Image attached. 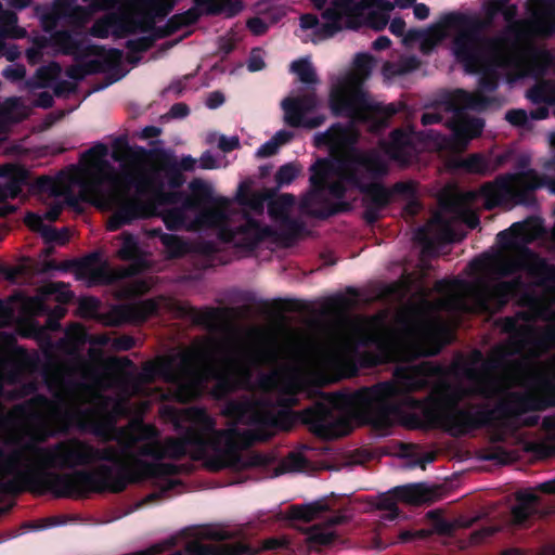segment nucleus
Returning <instances> with one entry per match:
<instances>
[{
	"mask_svg": "<svg viewBox=\"0 0 555 555\" xmlns=\"http://www.w3.org/2000/svg\"><path fill=\"white\" fill-rule=\"evenodd\" d=\"M436 372L437 369L429 363L398 366L393 372L395 380L379 382L353 392H337L327 397L326 402L313 403L309 408L323 404L332 421L333 435L320 438L338 437L339 422L335 409L359 415L376 430H388L402 414L401 405L393 402L400 397L406 408L421 413L410 414L413 428H441L452 437H461L493 423V409L478 405L473 411L460 406L468 396L463 386L440 380L431 387L430 377Z\"/></svg>",
	"mask_w": 555,
	"mask_h": 555,
	"instance_id": "1",
	"label": "nucleus"
},
{
	"mask_svg": "<svg viewBox=\"0 0 555 555\" xmlns=\"http://www.w3.org/2000/svg\"><path fill=\"white\" fill-rule=\"evenodd\" d=\"M281 408L274 411L266 399L243 396L229 399L221 409V414L233 423L225 429H217L216 420L203 408L192 406L183 411V420L189 426L176 424L181 431L178 438L169 437L160 443L163 459L181 460L192 448L196 457H204L212 452L208 466L212 470L240 468L244 465L242 451L256 442L271 440L276 431H288L296 423H301L317 437L333 435L331 416L323 404L306 408L295 412L291 408L297 404L294 393L281 396L276 400Z\"/></svg>",
	"mask_w": 555,
	"mask_h": 555,
	"instance_id": "2",
	"label": "nucleus"
},
{
	"mask_svg": "<svg viewBox=\"0 0 555 555\" xmlns=\"http://www.w3.org/2000/svg\"><path fill=\"white\" fill-rule=\"evenodd\" d=\"M100 464L95 469H80L68 473L46 470L48 490L55 498L85 499L91 493H121L131 483L145 479L163 481L160 492L147 495L155 501L163 493L173 490L178 480L168 477L182 473V465L172 463H150L129 453L128 447L106 446L98 448L90 443V465Z\"/></svg>",
	"mask_w": 555,
	"mask_h": 555,
	"instance_id": "3",
	"label": "nucleus"
},
{
	"mask_svg": "<svg viewBox=\"0 0 555 555\" xmlns=\"http://www.w3.org/2000/svg\"><path fill=\"white\" fill-rule=\"evenodd\" d=\"M310 189L300 201L301 209L314 218L325 220L348 212L352 206L344 201L349 181L340 158L337 164L330 158H318L310 166Z\"/></svg>",
	"mask_w": 555,
	"mask_h": 555,
	"instance_id": "4",
	"label": "nucleus"
},
{
	"mask_svg": "<svg viewBox=\"0 0 555 555\" xmlns=\"http://www.w3.org/2000/svg\"><path fill=\"white\" fill-rule=\"evenodd\" d=\"M270 217L280 222V229L261 224L248 212L244 214V222L235 228L223 227L219 238L234 246L251 251L264 241H271L283 247H289L304 231V223L289 216L288 211H276L274 206H268Z\"/></svg>",
	"mask_w": 555,
	"mask_h": 555,
	"instance_id": "5",
	"label": "nucleus"
},
{
	"mask_svg": "<svg viewBox=\"0 0 555 555\" xmlns=\"http://www.w3.org/2000/svg\"><path fill=\"white\" fill-rule=\"evenodd\" d=\"M108 149L104 143H96L85 151L80 156V163L88 167V180L78 181L77 169L75 166L63 169L55 177L40 176L30 185L33 191L47 193L50 196L59 197L66 189L75 184H80L82 192L96 193L105 181H116V175L113 166L105 159Z\"/></svg>",
	"mask_w": 555,
	"mask_h": 555,
	"instance_id": "6",
	"label": "nucleus"
},
{
	"mask_svg": "<svg viewBox=\"0 0 555 555\" xmlns=\"http://www.w3.org/2000/svg\"><path fill=\"white\" fill-rule=\"evenodd\" d=\"M529 166L527 157H520L516 164V172L499 175L493 181L486 182L480 188L485 207L489 210L495 207H514L518 205L533 206L534 192L545 184V178Z\"/></svg>",
	"mask_w": 555,
	"mask_h": 555,
	"instance_id": "7",
	"label": "nucleus"
},
{
	"mask_svg": "<svg viewBox=\"0 0 555 555\" xmlns=\"http://www.w3.org/2000/svg\"><path fill=\"white\" fill-rule=\"evenodd\" d=\"M441 105L446 113L452 114L444 126L451 130L453 143L459 147H466L473 139L481 135L485 120L479 117H469L465 109L483 112L490 107L499 108L502 106V100L499 96L456 89L441 101Z\"/></svg>",
	"mask_w": 555,
	"mask_h": 555,
	"instance_id": "8",
	"label": "nucleus"
},
{
	"mask_svg": "<svg viewBox=\"0 0 555 555\" xmlns=\"http://www.w3.org/2000/svg\"><path fill=\"white\" fill-rule=\"evenodd\" d=\"M441 26L456 30L452 39V53L467 73L476 74L481 68L487 49L480 20L460 12H450L440 20Z\"/></svg>",
	"mask_w": 555,
	"mask_h": 555,
	"instance_id": "9",
	"label": "nucleus"
},
{
	"mask_svg": "<svg viewBox=\"0 0 555 555\" xmlns=\"http://www.w3.org/2000/svg\"><path fill=\"white\" fill-rule=\"evenodd\" d=\"M142 376L150 383L156 377H162L165 382L176 385L179 399L184 401L198 398L205 382L203 372L194 369V357L191 353L147 361L142 366Z\"/></svg>",
	"mask_w": 555,
	"mask_h": 555,
	"instance_id": "10",
	"label": "nucleus"
},
{
	"mask_svg": "<svg viewBox=\"0 0 555 555\" xmlns=\"http://www.w3.org/2000/svg\"><path fill=\"white\" fill-rule=\"evenodd\" d=\"M113 147L112 156L114 160L135 168L141 175H145L141 168V163L146 158L154 160L155 167L151 171H156L159 177L163 173L168 186L172 190L180 189L185 182L178 158L170 151L164 149L147 150L143 146L131 147L126 137L117 138Z\"/></svg>",
	"mask_w": 555,
	"mask_h": 555,
	"instance_id": "11",
	"label": "nucleus"
},
{
	"mask_svg": "<svg viewBox=\"0 0 555 555\" xmlns=\"http://www.w3.org/2000/svg\"><path fill=\"white\" fill-rule=\"evenodd\" d=\"M25 450L40 459L42 467L28 466L34 469H72L90 466V442L70 437L55 442L50 447H38L34 443L25 446Z\"/></svg>",
	"mask_w": 555,
	"mask_h": 555,
	"instance_id": "12",
	"label": "nucleus"
},
{
	"mask_svg": "<svg viewBox=\"0 0 555 555\" xmlns=\"http://www.w3.org/2000/svg\"><path fill=\"white\" fill-rule=\"evenodd\" d=\"M364 344L375 346L374 352H366L362 358L363 364L371 367L409 362L424 354L414 341L384 333L366 334Z\"/></svg>",
	"mask_w": 555,
	"mask_h": 555,
	"instance_id": "13",
	"label": "nucleus"
},
{
	"mask_svg": "<svg viewBox=\"0 0 555 555\" xmlns=\"http://www.w3.org/2000/svg\"><path fill=\"white\" fill-rule=\"evenodd\" d=\"M555 408V377H539L534 388L526 392H512L494 411L505 416L517 417L528 412Z\"/></svg>",
	"mask_w": 555,
	"mask_h": 555,
	"instance_id": "14",
	"label": "nucleus"
},
{
	"mask_svg": "<svg viewBox=\"0 0 555 555\" xmlns=\"http://www.w3.org/2000/svg\"><path fill=\"white\" fill-rule=\"evenodd\" d=\"M525 271L535 280L538 286L555 284V264L548 263L528 247H524L517 258L502 259L498 262L495 273L502 278Z\"/></svg>",
	"mask_w": 555,
	"mask_h": 555,
	"instance_id": "15",
	"label": "nucleus"
},
{
	"mask_svg": "<svg viewBox=\"0 0 555 555\" xmlns=\"http://www.w3.org/2000/svg\"><path fill=\"white\" fill-rule=\"evenodd\" d=\"M340 160L346 167L345 179L352 188V177L361 185L382 182L389 172L387 160L376 150L353 151L347 158H340Z\"/></svg>",
	"mask_w": 555,
	"mask_h": 555,
	"instance_id": "16",
	"label": "nucleus"
},
{
	"mask_svg": "<svg viewBox=\"0 0 555 555\" xmlns=\"http://www.w3.org/2000/svg\"><path fill=\"white\" fill-rule=\"evenodd\" d=\"M118 180L128 188L135 186L138 190H151L152 199L149 201V203L155 204V216H157L158 206L178 204L184 196L182 192L177 190L166 191L165 181L156 171H150L149 175H141L135 168L127 164H121V172Z\"/></svg>",
	"mask_w": 555,
	"mask_h": 555,
	"instance_id": "17",
	"label": "nucleus"
},
{
	"mask_svg": "<svg viewBox=\"0 0 555 555\" xmlns=\"http://www.w3.org/2000/svg\"><path fill=\"white\" fill-rule=\"evenodd\" d=\"M328 106L334 116H352L358 108H367L365 93L352 77H345L332 86Z\"/></svg>",
	"mask_w": 555,
	"mask_h": 555,
	"instance_id": "18",
	"label": "nucleus"
},
{
	"mask_svg": "<svg viewBox=\"0 0 555 555\" xmlns=\"http://www.w3.org/2000/svg\"><path fill=\"white\" fill-rule=\"evenodd\" d=\"M524 287L520 276L509 281H501L493 285H482L475 295L476 304L483 313L495 314L501 312L517 296Z\"/></svg>",
	"mask_w": 555,
	"mask_h": 555,
	"instance_id": "19",
	"label": "nucleus"
},
{
	"mask_svg": "<svg viewBox=\"0 0 555 555\" xmlns=\"http://www.w3.org/2000/svg\"><path fill=\"white\" fill-rule=\"evenodd\" d=\"M46 270L67 269L73 267L78 279L88 280L90 284H106L112 281L111 272L106 262L102 261L99 251H93L87 256L65 262L59 266L56 261L50 260L44 263Z\"/></svg>",
	"mask_w": 555,
	"mask_h": 555,
	"instance_id": "20",
	"label": "nucleus"
},
{
	"mask_svg": "<svg viewBox=\"0 0 555 555\" xmlns=\"http://www.w3.org/2000/svg\"><path fill=\"white\" fill-rule=\"evenodd\" d=\"M358 141V134L351 125L341 122L333 124L326 131L314 135V145L319 149L327 147L332 160L346 158L345 153L353 150Z\"/></svg>",
	"mask_w": 555,
	"mask_h": 555,
	"instance_id": "21",
	"label": "nucleus"
},
{
	"mask_svg": "<svg viewBox=\"0 0 555 555\" xmlns=\"http://www.w3.org/2000/svg\"><path fill=\"white\" fill-rule=\"evenodd\" d=\"M351 180H353V189L362 194L363 219L367 224H375L380 219L382 211L392 202L388 188L382 182L360 185L353 177Z\"/></svg>",
	"mask_w": 555,
	"mask_h": 555,
	"instance_id": "22",
	"label": "nucleus"
},
{
	"mask_svg": "<svg viewBox=\"0 0 555 555\" xmlns=\"http://www.w3.org/2000/svg\"><path fill=\"white\" fill-rule=\"evenodd\" d=\"M514 353L526 354L527 358L537 360L555 349V322L528 334L525 339H515Z\"/></svg>",
	"mask_w": 555,
	"mask_h": 555,
	"instance_id": "23",
	"label": "nucleus"
},
{
	"mask_svg": "<svg viewBox=\"0 0 555 555\" xmlns=\"http://www.w3.org/2000/svg\"><path fill=\"white\" fill-rule=\"evenodd\" d=\"M155 216V204L139 198H130L122 202L114 211L107 222L109 231H117L126 224L139 219H147Z\"/></svg>",
	"mask_w": 555,
	"mask_h": 555,
	"instance_id": "24",
	"label": "nucleus"
},
{
	"mask_svg": "<svg viewBox=\"0 0 555 555\" xmlns=\"http://www.w3.org/2000/svg\"><path fill=\"white\" fill-rule=\"evenodd\" d=\"M516 505L511 515L515 525L524 526L534 518H543L553 513L552 506H544L542 499L532 491H521L516 494Z\"/></svg>",
	"mask_w": 555,
	"mask_h": 555,
	"instance_id": "25",
	"label": "nucleus"
},
{
	"mask_svg": "<svg viewBox=\"0 0 555 555\" xmlns=\"http://www.w3.org/2000/svg\"><path fill=\"white\" fill-rule=\"evenodd\" d=\"M178 311L192 320L195 325L208 330L216 327L218 323H225L236 317V309L230 307H204L196 308L190 305H180Z\"/></svg>",
	"mask_w": 555,
	"mask_h": 555,
	"instance_id": "26",
	"label": "nucleus"
},
{
	"mask_svg": "<svg viewBox=\"0 0 555 555\" xmlns=\"http://www.w3.org/2000/svg\"><path fill=\"white\" fill-rule=\"evenodd\" d=\"M281 105L284 111L285 122L289 127L299 128L302 124V117L318 107L319 100L314 88H308L302 94L285 98Z\"/></svg>",
	"mask_w": 555,
	"mask_h": 555,
	"instance_id": "27",
	"label": "nucleus"
},
{
	"mask_svg": "<svg viewBox=\"0 0 555 555\" xmlns=\"http://www.w3.org/2000/svg\"><path fill=\"white\" fill-rule=\"evenodd\" d=\"M384 151L396 163L402 166L410 165L415 156V145L411 133L402 129L392 130L388 142L384 144Z\"/></svg>",
	"mask_w": 555,
	"mask_h": 555,
	"instance_id": "28",
	"label": "nucleus"
},
{
	"mask_svg": "<svg viewBox=\"0 0 555 555\" xmlns=\"http://www.w3.org/2000/svg\"><path fill=\"white\" fill-rule=\"evenodd\" d=\"M196 7H192L189 10L173 14L168 18L169 28L171 31H178L183 27H188L197 23L202 16V12L197 7H205L206 14L217 15L222 12L225 0H193Z\"/></svg>",
	"mask_w": 555,
	"mask_h": 555,
	"instance_id": "29",
	"label": "nucleus"
},
{
	"mask_svg": "<svg viewBox=\"0 0 555 555\" xmlns=\"http://www.w3.org/2000/svg\"><path fill=\"white\" fill-rule=\"evenodd\" d=\"M37 384L35 382H28L22 385L20 392L21 397L30 396L28 400H26L23 404L16 406L22 413H28L33 418H39L41 416V411L50 410L54 408V403L42 393H35L37 391Z\"/></svg>",
	"mask_w": 555,
	"mask_h": 555,
	"instance_id": "30",
	"label": "nucleus"
},
{
	"mask_svg": "<svg viewBox=\"0 0 555 555\" xmlns=\"http://www.w3.org/2000/svg\"><path fill=\"white\" fill-rule=\"evenodd\" d=\"M157 311L158 305L153 299H145L120 305L116 309V314L122 322L143 323Z\"/></svg>",
	"mask_w": 555,
	"mask_h": 555,
	"instance_id": "31",
	"label": "nucleus"
},
{
	"mask_svg": "<svg viewBox=\"0 0 555 555\" xmlns=\"http://www.w3.org/2000/svg\"><path fill=\"white\" fill-rule=\"evenodd\" d=\"M495 325L502 333L509 335L506 346L502 348V357L518 356V353H514L515 339H525L528 334L533 332L532 326L517 324L513 315L496 319Z\"/></svg>",
	"mask_w": 555,
	"mask_h": 555,
	"instance_id": "32",
	"label": "nucleus"
},
{
	"mask_svg": "<svg viewBox=\"0 0 555 555\" xmlns=\"http://www.w3.org/2000/svg\"><path fill=\"white\" fill-rule=\"evenodd\" d=\"M30 172L24 166L15 165L5 179L4 184H0V201L18 197L23 188L29 185Z\"/></svg>",
	"mask_w": 555,
	"mask_h": 555,
	"instance_id": "33",
	"label": "nucleus"
},
{
	"mask_svg": "<svg viewBox=\"0 0 555 555\" xmlns=\"http://www.w3.org/2000/svg\"><path fill=\"white\" fill-rule=\"evenodd\" d=\"M78 426L88 430L104 441L109 439V431L113 424L103 417H99L94 411L85 410L78 413Z\"/></svg>",
	"mask_w": 555,
	"mask_h": 555,
	"instance_id": "34",
	"label": "nucleus"
},
{
	"mask_svg": "<svg viewBox=\"0 0 555 555\" xmlns=\"http://www.w3.org/2000/svg\"><path fill=\"white\" fill-rule=\"evenodd\" d=\"M189 188L191 190V195L184 198V208L195 210L215 201L212 196V188L206 181L202 179H194L190 182Z\"/></svg>",
	"mask_w": 555,
	"mask_h": 555,
	"instance_id": "35",
	"label": "nucleus"
},
{
	"mask_svg": "<svg viewBox=\"0 0 555 555\" xmlns=\"http://www.w3.org/2000/svg\"><path fill=\"white\" fill-rule=\"evenodd\" d=\"M191 555H251L253 551L244 544H193L189 547Z\"/></svg>",
	"mask_w": 555,
	"mask_h": 555,
	"instance_id": "36",
	"label": "nucleus"
},
{
	"mask_svg": "<svg viewBox=\"0 0 555 555\" xmlns=\"http://www.w3.org/2000/svg\"><path fill=\"white\" fill-rule=\"evenodd\" d=\"M122 60V51L112 48L104 52L103 60H90L82 63L86 75H94L118 68Z\"/></svg>",
	"mask_w": 555,
	"mask_h": 555,
	"instance_id": "37",
	"label": "nucleus"
},
{
	"mask_svg": "<svg viewBox=\"0 0 555 555\" xmlns=\"http://www.w3.org/2000/svg\"><path fill=\"white\" fill-rule=\"evenodd\" d=\"M395 493L400 502L420 505L430 498V491L424 483H413L395 487Z\"/></svg>",
	"mask_w": 555,
	"mask_h": 555,
	"instance_id": "38",
	"label": "nucleus"
},
{
	"mask_svg": "<svg viewBox=\"0 0 555 555\" xmlns=\"http://www.w3.org/2000/svg\"><path fill=\"white\" fill-rule=\"evenodd\" d=\"M528 232L527 222H514L508 229L496 234V243L502 248H513L518 242L526 240Z\"/></svg>",
	"mask_w": 555,
	"mask_h": 555,
	"instance_id": "39",
	"label": "nucleus"
},
{
	"mask_svg": "<svg viewBox=\"0 0 555 555\" xmlns=\"http://www.w3.org/2000/svg\"><path fill=\"white\" fill-rule=\"evenodd\" d=\"M22 457L23 452L21 450H14L11 453H7L0 447V474L2 480H9V476L17 478L20 473H24L27 469L20 468Z\"/></svg>",
	"mask_w": 555,
	"mask_h": 555,
	"instance_id": "40",
	"label": "nucleus"
},
{
	"mask_svg": "<svg viewBox=\"0 0 555 555\" xmlns=\"http://www.w3.org/2000/svg\"><path fill=\"white\" fill-rule=\"evenodd\" d=\"M21 107L22 104L17 98H8L3 102L0 101V134L4 133L12 124L22 119L18 112Z\"/></svg>",
	"mask_w": 555,
	"mask_h": 555,
	"instance_id": "41",
	"label": "nucleus"
},
{
	"mask_svg": "<svg viewBox=\"0 0 555 555\" xmlns=\"http://www.w3.org/2000/svg\"><path fill=\"white\" fill-rule=\"evenodd\" d=\"M322 17L325 22L315 30V34L323 38H331L341 30L343 14L335 8L331 7L322 12Z\"/></svg>",
	"mask_w": 555,
	"mask_h": 555,
	"instance_id": "42",
	"label": "nucleus"
},
{
	"mask_svg": "<svg viewBox=\"0 0 555 555\" xmlns=\"http://www.w3.org/2000/svg\"><path fill=\"white\" fill-rule=\"evenodd\" d=\"M547 53L544 51H531L528 55L517 59V67L526 74L542 75L545 70Z\"/></svg>",
	"mask_w": 555,
	"mask_h": 555,
	"instance_id": "43",
	"label": "nucleus"
},
{
	"mask_svg": "<svg viewBox=\"0 0 555 555\" xmlns=\"http://www.w3.org/2000/svg\"><path fill=\"white\" fill-rule=\"evenodd\" d=\"M545 438L535 444V451L542 456H555V416H545L542 421Z\"/></svg>",
	"mask_w": 555,
	"mask_h": 555,
	"instance_id": "44",
	"label": "nucleus"
},
{
	"mask_svg": "<svg viewBox=\"0 0 555 555\" xmlns=\"http://www.w3.org/2000/svg\"><path fill=\"white\" fill-rule=\"evenodd\" d=\"M61 73V66L56 62H51L49 65L40 66L35 76L28 81L30 87L47 88L55 80Z\"/></svg>",
	"mask_w": 555,
	"mask_h": 555,
	"instance_id": "45",
	"label": "nucleus"
},
{
	"mask_svg": "<svg viewBox=\"0 0 555 555\" xmlns=\"http://www.w3.org/2000/svg\"><path fill=\"white\" fill-rule=\"evenodd\" d=\"M459 167L467 173L490 176L488 156H483L479 153H474L463 158L459 163Z\"/></svg>",
	"mask_w": 555,
	"mask_h": 555,
	"instance_id": "46",
	"label": "nucleus"
},
{
	"mask_svg": "<svg viewBox=\"0 0 555 555\" xmlns=\"http://www.w3.org/2000/svg\"><path fill=\"white\" fill-rule=\"evenodd\" d=\"M291 70L297 75L300 82L307 85L308 87L318 85L320 82L313 65L307 59L294 61L291 64Z\"/></svg>",
	"mask_w": 555,
	"mask_h": 555,
	"instance_id": "47",
	"label": "nucleus"
},
{
	"mask_svg": "<svg viewBox=\"0 0 555 555\" xmlns=\"http://www.w3.org/2000/svg\"><path fill=\"white\" fill-rule=\"evenodd\" d=\"M398 501L400 500L397 498V494L395 493V488L378 496L376 508L386 512L382 516L383 519L393 521L399 517L400 511L397 505Z\"/></svg>",
	"mask_w": 555,
	"mask_h": 555,
	"instance_id": "48",
	"label": "nucleus"
},
{
	"mask_svg": "<svg viewBox=\"0 0 555 555\" xmlns=\"http://www.w3.org/2000/svg\"><path fill=\"white\" fill-rule=\"evenodd\" d=\"M121 246L117 251L119 259L124 261H138L141 259V250L137 237L128 232L121 234Z\"/></svg>",
	"mask_w": 555,
	"mask_h": 555,
	"instance_id": "49",
	"label": "nucleus"
},
{
	"mask_svg": "<svg viewBox=\"0 0 555 555\" xmlns=\"http://www.w3.org/2000/svg\"><path fill=\"white\" fill-rule=\"evenodd\" d=\"M162 244L170 259L181 258L190 251L188 243L176 234L164 235Z\"/></svg>",
	"mask_w": 555,
	"mask_h": 555,
	"instance_id": "50",
	"label": "nucleus"
},
{
	"mask_svg": "<svg viewBox=\"0 0 555 555\" xmlns=\"http://www.w3.org/2000/svg\"><path fill=\"white\" fill-rule=\"evenodd\" d=\"M55 46L66 55L76 54L80 50V42L67 30H59L52 36Z\"/></svg>",
	"mask_w": 555,
	"mask_h": 555,
	"instance_id": "51",
	"label": "nucleus"
},
{
	"mask_svg": "<svg viewBox=\"0 0 555 555\" xmlns=\"http://www.w3.org/2000/svg\"><path fill=\"white\" fill-rule=\"evenodd\" d=\"M323 509L319 503L308 505H292L288 509V518L309 522Z\"/></svg>",
	"mask_w": 555,
	"mask_h": 555,
	"instance_id": "52",
	"label": "nucleus"
},
{
	"mask_svg": "<svg viewBox=\"0 0 555 555\" xmlns=\"http://www.w3.org/2000/svg\"><path fill=\"white\" fill-rule=\"evenodd\" d=\"M185 209L182 205V207H173L162 214V219L168 230L178 231L184 227L186 221Z\"/></svg>",
	"mask_w": 555,
	"mask_h": 555,
	"instance_id": "53",
	"label": "nucleus"
},
{
	"mask_svg": "<svg viewBox=\"0 0 555 555\" xmlns=\"http://www.w3.org/2000/svg\"><path fill=\"white\" fill-rule=\"evenodd\" d=\"M53 8L59 16L70 20H82L85 15V9L75 4V0H55Z\"/></svg>",
	"mask_w": 555,
	"mask_h": 555,
	"instance_id": "54",
	"label": "nucleus"
},
{
	"mask_svg": "<svg viewBox=\"0 0 555 555\" xmlns=\"http://www.w3.org/2000/svg\"><path fill=\"white\" fill-rule=\"evenodd\" d=\"M374 65L375 59L371 54L361 52L354 55L353 69L360 78H369L372 74Z\"/></svg>",
	"mask_w": 555,
	"mask_h": 555,
	"instance_id": "55",
	"label": "nucleus"
},
{
	"mask_svg": "<svg viewBox=\"0 0 555 555\" xmlns=\"http://www.w3.org/2000/svg\"><path fill=\"white\" fill-rule=\"evenodd\" d=\"M337 534L330 528H321L314 526L311 528L308 534V540L311 544L328 546L334 543Z\"/></svg>",
	"mask_w": 555,
	"mask_h": 555,
	"instance_id": "56",
	"label": "nucleus"
},
{
	"mask_svg": "<svg viewBox=\"0 0 555 555\" xmlns=\"http://www.w3.org/2000/svg\"><path fill=\"white\" fill-rule=\"evenodd\" d=\"M16 372H12L11 377L13 378L18 372L23 370L33 369L37 365L38 358L28 353L23 347H16L14 349Z\"/></svg>",
	"mask_w": 555,
	"mask_h": 555,
	"instance_id": "57",
	"label": "nucleus"
},
{
	"mask_svg": "<svg viewBox=\"0 0 555 555\" xmlns=\"http://www.w3.org/2000/svg\"><path fill=\"white\" fill-rule=\"evenodd\" d=\"M198 220L207 225H217L224 223L228 216L221 207H206L201 210Z\"/></svg>",
	"mask_w": 555,
	"mask_h": 555,
	"instance_id": "58",
	"label": "nucleus"
},
{
	"mask_svg": "<svg viewBox=\"0 0 555 555\" xmlns=\"http://www.w3.org/2000/svg\"><path fill=\"white\" fill-rule=\"evenodd\" d=\"M300 168L294 163L282 165L275 172V182L279 188L291 184L299 175Z\"/></svg>",
	"mask_w": 555,
	"mask_h": 555,
	"instance_id": "59",
	"label": "nucleus"
},
{
	"mask_svg": "<svg viewBox=\"0 0 555 555\" xmlns=\"http://www.w3.org/2000/svg\"><path fill=\"white\" fill-rule=\"evenodd\" d=\"M177 0H149V18H164L175 9Z\"/></svg>",
	"mask_w": 555,
	"mask_h": 555,
	"instance_id": "60",
	"label": "nucleus"
},
{
	"mask_svg": "<svg viewBox=\"0 0 555 555\" xmlns=\"http://www.w3.org/2000/svg\"><path fill=\"white\" fill-rule=\"evenodd\" d=\"M528 98L535 104L551 105L555 99L554 85L535 86L529 91Z\"/></svg>",
	"mask_w": 555,
	"mask_h": 555,
	"instance_id": "61",
	"label": "nucleus"
},
{
	"mask_svg": "<svg viewBox=\"0 0 555 555\" xmlns=\"http://www.w3.org/2000/svg\"><path fill=\"white\" fill-rule=\"evenodd\" d=\"M499 88V74L493 69L485 70L478 79V91L475 93L494 92Z\"/></svg>",
	"mask_w": 555,
	"mask_h": 555,
	"instance_id": "62",
	"label": "nucleus"
},
{
	"mask_svg": "<svg viewBox=\"0 0 555 555\" xmlns=\"http://www.w3.org/2000/svg\"><path fill=\"white\" fill-rule=\"evenodd\" d=\"M489 17H494L498 14H503L505 20H511L515 13V7H508V0H491L486 9Z\"/></svg>",
	"mask_w": 555,
	"mask_h": 555,
	"instance_id": "63",
	"label": "nucleus"
},
{
	"mask_svg": "<svg viewBox=\"0 0 555 555\" xmlns=\"http://www.w3.org/2000/svg\"><path fill=\"white\" fill-rule=\"evenodd\" d=\"M391 201L395 196H401L404 199H410L416 195V184L413 181H399L388 188Z\"/></svg>",
	"mask_w": 555,
	"mask_h": 555,
	"instance_id": "64",
	"label": "nucleus"
}]
</instances>
